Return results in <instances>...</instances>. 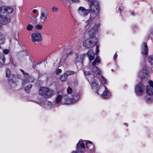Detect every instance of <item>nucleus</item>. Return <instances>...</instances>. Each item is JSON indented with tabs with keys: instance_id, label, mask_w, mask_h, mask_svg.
<instances>
[{
	"instance_id": "obj_1",
	"label": "nucleus",
	"mask_w": 153,
	"mask_h": 153,
	"mask_svg": "<svg viewBox=\"0 0 153 153\" xmlns=\"http://www.w3.org/2000/svg\"><path fill=\"white\" fill-rule=\"evenodd\" d=\"M94 0H88L91 3V4L89 5L90 10V21L92 19L98 16L100 10L99 3L95 1V4H94Z\"/></svg>"
},
{
	"instance_id": "obj_2",
	"label": "nucleus",
	"mask_w": 153,
	"mask_h": 153,
	"mask_svg": "<svg viewBox=\"0 0 153 153\" xmlns=\"http://www.w3.org/2000/svg\"><path fill=\"white\" fill-rule=\"evenodd\" d=\"M93 18L90 21V18L87 21L84 22V26L85 28L88 25L90 24L89 27L90 29L88 31V34L90 36H94L98 32V25L95 23H93Z\"/></svg>"
},
{
	"instance_id": "obj_3",
	"label": "nucleus",
	"mask_w": 153,
	"mask_h": 153,
	"mask_svg": "<svg viewBox=\"0 0 153 153\" xmlns=\"http://www.w3.org/2000/svg\"><path fill=\"white\" fill-rule=\"evenodd\" d=\"M91 82V87L94 89H98L101 83H106V80L105 78L102 75L99 76L97 77V79H94L92 81L88 80Z\"/></svg>"
},
{
	"instance_id": "obj_4",
	"label": "nucleus",
	"mask_w": 153,
	"mask_h": 153,
	"mask_svg": "<svg viewBox=\"0 0 153 153\" xmlns=\"http://www.w3.org/2000/svg\"><path fill=\"white\" fill-rule=\"evenodd\" d=\"M100 62V60L98 56L92 62L89 63L90 68L93 73L96 74H100L101 73V70L96 66L97 63H99Z\"/></svg>"
},
{
	"instance_id": "obj_5",
	"label": "nucleus",
	"mask_w": 153,
	"mask_h": 153,
	"mask_svg": "<svg viewBox=\"0 0 153 153\" xmlns=\"http://www.w3.org/2000/svg\"><path fill=\"white\" fill-rule=\"evenodd\" d=\"M145 89V86L142 83H139L135 86V93L137 96L143 95Z\"/></svg>"
},
{
	"instance_id": "obj_6",
	"label": "nucleus",
	"mask_w": 153,
	"mask_h": 153,
	"mask_svg": "<svg viewBox=\"0 0 153 153\" xmlns=\"http://www.w3.org/2000/svg\"><path fill=\"white\" fill-rule=\"evenodd\" d=\"M20 70L22 73L25 76H26L23 80V82L22 83V84L25 85L28 83H32L33 82L34 79L32 77L29 76V74L25 72L23 70L20 69Z\"/></svg>"
},
{
	"instance_id": "obj_7",
	"label": "nucleus",
	"mask_w": 153,
	"mask_h": 153,
	"mask_svg": "<svg viewBox=\"0 0 153 153\" xmlns=\"http://www.w3.org/2000/svg\"><path fill=\"white\" fill-rule=\"evenodd\" d=\"M149 85L146 86V91L147 94L149 95H153V82L149 80L148 82Z\"/></svg>"
},
{
	"instance_id": "obj_8",
	"label": "nucleus",
	"mask_w": 153,
	"mask_h": 153,
	"mask_svg": "<svg viewBox=\"0 0 153 153\" xmlns=\"http://www.w3.org/2000/svg\"><path fill=\"white\" fill-rule=\"evenodd\" d=\"M78 13L81 16H86L90 12V9L87 10L82 7H79L78 10Z\"/></svg>"
},
{
	"instance_id": "obj_9",
	"label": "nucleus",
	"mask_w": 153,
	"mask_h": 153,
	"mask_svg": "<svg viewBox=\"0 0 153 153\" xmlns=\"http://www.w3.org/2000/svg\"><path fill=\"white\" fill-rule=\"evenodd\" d=\"M82 141V140H79L77 144V149H80L81 152H86L88 151V150L86 149L84 144L83 143H81Z\"/></svg>"
},
{
	"instance_id": "obj_10",
	"label": "nucleus",
	"mask_w": 153,
	"mask_h": 153,
	"mask_svg": "<svg viewBox=\"0 0 153 153\" xmlns=\"http://www.w3.org/2000/svg\"><path fill=\"white\" fill-rule=\"evenodd\" d=\"M32 41L34 42H39L42 39V35L40 33H33L31 35Z\"/></svg>"
},
{
	"instance_id": "obj_11",
	"label": "nucleus",
	"mask_w": 153,
	"mask_h": 153,
	"mask_svg": "<svg viewBox=\"0 0 153 153\" xmlns=\"http://www.w3.org/2000/svg\"><path fill=\"white\" fill-rule=\"evenodd\" d=\"M91 39L85 40L83 42V46L87 48H88L94 45L96 41H94L93 42H91Z\"/></svg>"
},
{
	"instance_id": "obj_12",
	"label": "nucleus",
	"mask_w": 153,
	"mask_h": 153,
	"mask_svg": "<svg viewBox=\"0 0 153 153\" xmlns=\"http://www.w3.org/2000/svg\"><path fill=\"white\" fill-rule=\"evenodd\" d=\"M48 16V13L46 11L42 10L39 16L40 21L43 22L45 21L47 18Z\"/></svg>"
},
{
	"instance_id": "obj_13",
	"label": "nucleus",
	"mask_w": 153,
	"mask_h": 153,
	"mask_svg": "<svg viewBox=\"0 0 153 153\" xmlns=\"http://www.w3.org/2000/svg\"><path fill=\"white\" fill-rule=\"evenodd\" d=\"M74 101L71 100L70 98L68 96H65L64 99V102H63L64 104H72L76 102L78 100L75 99H73Z\"/></svg>"
},
{
	"instance_id": "obj_14",
	"label": "nucleus",
	"mask_w": 153,
	"mask_h": 153,
	"mask_svg": "<svg viewBox=\"0 0 153 153\" xmlns=\"http://www.w3.org/2000/svg\"><path fill=\"white\" fill-rule=\"evenodd\" d=\"M86 148L87 150H90V152H94V146L92 142L89 141H88L86 143Z\"/></svg>"
},
{
	"instance_id": "obj_15",
	"label": "nucleus",
	"mask_w": 153,
	"mask_h": 153,
	"mask_svg": "<svg viewBox=\"0 0 153 153\" xmlns=\"http://www.w3.org/2000/svg\"><path fill=\"white\" fill-rule=\"evenodd\" d=\"M142 54L147 55L148 54V49L147 44L146 43H143L142 46Z\"/></svg>"
},
{
	"instance_id": "obj_16",
	"label": "nucleus",
	"mask_w": 153,
	"mask_h": 153,
	"mask_svg": "<svg viewBox=\"0 0 153 153\" xmlns=\"http://www.w3.org/2000/svg\"><path fill=\"white\" fill-rule=\"evenodd\" d=\"M10 22V19L7 16H0V23L3 24H6Z\"/></svg>"
},
{
	"instance_id": "obj_17",
	"label": "nucleus",
	"mask_w": 153,
	"mask_h": 153,
	"mask_svg": "<svg viewBox=\"0 0 153 153\" xmlns=\"http://www.w3.org/2000/svg\"><path fill=\"white\" fill-rule=\"evenodd\" d=\"M104 88L105 91L103 93L101 94V96L104 98H107L110 97V94L107 88L105 86H104Z\"/></svg>"
},
{
	"instance_id": "obj_18",
	"label": "nucleus",
	"mask_w": 153,
	"mask_h": 153,
	"mask_svg": "<svg viewBox=\"0 0 153 153\" xmlns=\"http://www.w3.org/2000/svg\"><path fill=\"white\" fill-rule=\"evenodd\" d=\"M48 88L45 87H41L40 88L39 93L40 95L43 96L45 97Z\"/></svg>"
},
{
	"instance_id": "obj_19",
	"label": "nucleus",
	"mask_w": 153,
	"mask_h": 153,
	"mask_svg": "<svg viewBox=\"0 0 153 153\" xmlns=\"http://www.w3.org/2000/svg\"><path fill=\"white\" fill-rule=\"evenodd\" d=\"M87 55L90 63L94 59L95 54L93 53L92 50H90L87 52Z\"/></svg>"
},
{
	"instance_id": "obj_20",
	"label": "nucleus",
	"mask_w": 153,
	"mask_h": 153,
	"mask_svg": "<svg viewBox=\"0 0 153 153\" xmlns=\"http://www.w3.org/2000/svg\"><path fill=\"white\" fill-rule=\"evenodd\" d=\"M54 94V91L51 89L48 88V90L47 91L46 94L45 96V97L50 98Z\"/></svg>"
},
{
	"instance_id": "obj_21",
	"label": "nucleus",
	"mask_w": 153,
	"mask_h": 153,
	"mask_svg": "<svg viewBox=\"0 0 153 153\" xmlns=\"http://www.w3.org/2000/svg\"><path fill=\"white\" fill-rule=\"evenodd\" d=\"M5 58L4 55L2 53H0V66H1L4 65L5 61Z\"/></svg>"
},
{
	"instance_id": "obj_22",
	"label": "nucleus",
	"mask_w": 153,
	"mask_h": 153,
	"mask_svg": "<svg viewBox=\"0 0 153 153\" xmlns=\"http://www.w3.org/2000/svg\"><path fill=\"white\" fill-rule=\"evenodd\" d=\"M148 72L146 70H142L138 73V75L139 77L143 78L145 75H148Z\"/></svg>"
},
{
	"instance_id": "obj_23",
	"label": "nucleus",
	"mask_w": 153,
	"mask_h": 153,
	"mask_svg": "<svg viewBox=\"0 0 153 153\" xmlns=\"http://www.w3.org/2000/svg\"><path fill=\"white\" fill-rule=\"evenodd\" d=\"M63 98V96L60 94H58L55 98V102L56 104H59Z\"/></svg>"
},
{
	"instance_id": "obj_24",
	"label": "nucleus",
	"mask_w": 153,
	"mask_h": 153,
	"mask_svg": "<svg viewBox=\"0 0 153 153\" xmlns=\"http://www.w3.org/2000/svg\"><path fill=\"white\" fill-rule=\"evenodd\" d=\"M52 104L49 101H46L45 102L44 107L46 109H49L52 107Z\"/></svg>"
},
{
	"instance_id": "obj_25",
	"label": "nucleus",
	"mask_w": 153,
	"mask_h": 153,
	"mask_svg": "<svg viewBox=\"0 0 153 153\" xmlns=\"http://www.w3.org/2000/svg\"><path fill=\"white\" fill-rule=\"evenodd\" d=\"M84 58V55L83 54L80 55L78 56L76 58V60L80 63L82 64L83 60Z\"/></svg>"
},
{
	"instance_id": "obj_26",
	"label": "nucleus",
	"mask_w": 153,
	"mask_h": 153,
	"mask_svg": "<svg viewBox=\"0 0 153 153\" xmlns=\"http://www.w3.org/2000/svg\"><path fill=\"white\" fill-rule=\"evenodd\" d=\"M6 7L2 6L0 7V16H3L2 14L6 13Z\"/></svg>"
},
{
	"instance_id": "obj_27",
	"label": "nucleus",
	"mask_w": 153,
	"mask_h": 153,
	"mask_svg": "<svg viewBox=\"0 0 153 153\" xmlns=\"http://www.w3.org/2000/svg\"><path fill=\"white\" fill-rule=\"evenodd\" d=\"M6 13H10L13 11V8L10 7H6Z\"/></svg>"
},
{
	"instance_id": "obj_28",
	"label": "nucleus",
	"mask_w": 153,
	"mask_h": 153,
	"mask_svg": "<svg viewBox=\"0 0 153 153\" xmlns=\"http://www.w3.org/2000/svg\"><path fill=\"white\" fill-rule=\"evenodd\" d=\"M9 83L12 87L13 88L16 86V83L12 79L10 80L9 81Z\"/></svg>"
},
{
	"instance_id": "obj_29",
	"label": "nucleus",
	"mask_w": 153,
	"mask_h": 153,
	"mask_svg": "<svg viewBox=\"0 0 153 153\" xmlns=\"http://www.w3.org/2000/svg\"><path fill=\"white\" fill-rule=\"evenodd\" d=\"M32 86L31 84H28L25 88V91L27 92H28L30 91V90Z\"/></svg>"
},
{
	"instance_id": "obj_30",
	"label": "nucleus",
	"mask_w": 153,
	"mask_h": 153,
	"mask_svg": "<svg viewBox=\"0 0 153 153\" xmlns=\"http://www.w3.org/2000/svg\"><path fill=\"white\" fill-rule=\"evenodd\" d=\"M91 37L89 38V39H91V42H93L94 41H96V42L95 43V45L96 44L98 41V39L94 36H91Z\"/></svg>"
},
{
	"instance_id": "obj_31",
	"label": "nucleus",
	"mask_w": 153,
	"mask_h": 153,
	"mask_svg": "<svg viewBox=\"0 0 153 153\" xmlns=\"http://www.w3.org/2000/svg\"><path fill=\"white\" fill-rule=\"evenodd\" d=\"M60 79L62 82H65L67 79V76L65 74H64L62 75L60 77Z\"/></svg>"
},
{
	"instance_id": "obj_32",
	"label": "nucleus",
	"mask_w": 153,
	"mask_h": 153,
	"mask_svg": "<svg viewBox=\"0 0 153 153\" xmlns=\"http://www.w3.org/2000/svg\"><path fill=\"white\" fill-rule=\"evenodd\" d=\"M42 25L40 24H37L35 27L36 29L37 30H41L42 29Z\"/></svg>"
},
{
	"instance_id": "obj_33",
	"label": "nucleus",
	"mask_w": 153,
	"mask_h": 153,
	"mask_svg": "<svg viewBox=\"0 0 153 153\" xmlns=\"http://www.w3.org/2000/svg\"><path fill=\"white\" fill-rule=\"evenodd\" d=\"M11 71L9 68H7L6 70V76L9 77L10 76Z\"/></svg>"
},
{
	"instance_id": "obj_34",
	"label": "nucleus",
	"mask_w": 153,
	"mask_h": 153,
	"mask_svg": "<svg viewBox=\"0 0 153 153\" xmlns=\"http://www.w3.org/2000/svg\"><path fill=\"white\" fill-rule=\"evenodd\" d=\"M75 74V72L73 71H66L65 74L67 76L71 75H73Z\"/></svg>"
},
{
	"instance_id": "obj_35",
	"label": "nucleus",
	"mask_w": 153,
	"mask_h": 153,
	"mask_svg": "<svg viewBox=\"0 0 153 153\" xmlns=\"http://www.w3.org/2000/svg\"><path fill=\"white\" fill-rule=\"evenodd\" d=\"M148 60L151 65H152L153 63L152 61H153V56H149L148 57Z\"/></svg>"
},
{
	"instance_id": "obj_36",
	"label": "nucleus",
	"mask_w": 153,
	"mask_h": 153,
	"mask_svg": "<svg viewBox=\"0 0 153 153\" xmlns=\"http://www.w3.org/2000/svg\"><path fill=\"white\" fill-rule=\"evenodd\" d=\"M123 7L118 5L116 9H117V10H119L120 12H121L123 10Z\"/></svg>"
},
{
	"instance_id": "obj_37",
	"label": "nucleus",
	"mask_w": 153,
	"mask_h": 153,
	"mask_svg": "<svg viewBox=\"0 0 153 153\" xmlns=\"http://www.w3.org/2000/svg\"><path fill=\"white\" fill-rule=\"evenodd\" d=\"M33 26L30 24H29L27 27V29L28 31H31L33 28Z\"/></svg>"
},
{
	"instance_id": "obj_38",
	"label": "nucleus",
	"mask_w": 153,
	"mask_h": 153,
	"mask_svg": "<svg viewBox=\"0 0 153 153\" xmlns=\"http://www.w3.org/2000/svg\"><path fill=\"white\" fill-rule=\"evenodd\" d=\"M3 53L4 54H7L10 52V50L7 49H5L3 50Z\"/></svg>"
},
{
	"instance_id": "obj_39",
	"label": "nucleus",
	"mask_w": 153,
	"mask_h": 153,
	"mask_svg": "<svg viewBox=\"0 0 153 153\" xmlns=\"http://www.w3.org/2000/svg\"><path fill=\"white\" fill-rule=\"evenodd\" d=\"M84 73L85 75H89L91 74V72L90 71H84Z\"/></svg>"
},
{
	"instance_id": "obj_40",
	"label": "nucleus",
	"mask_w": 153,
	"mask_h": 153,
	"mask_svg": "<svg viewBox=\"0 0 153 153\" xmlns=\"http://www.w3.org/2000/svg\"><path fill=\"white\" fill-rule=\"evenodd\" d=\"M58 9L57 8L53 7L52 8V11L53 12H56L57 11Z\"/></svg>"
},
{
	"instance_id": "obj_41",
	"label": "nucleus",
	"mask_w": 153,
	"mask_h": 153,
	"mask_svg": "<svg viewBox=\"0 0 153 153\" xmlns=\"http://www.w3.org/2000/svg\"><path fill=\"white\" fill-rule=\"evenodd\" d=\"M72 91V89L70 87H68L67 89V92L68 93L70 94Z\"/></svg>"
},
{
	"instance_id": "obj_42",
	"label": "nucleus",
	"mask_w": 153,
	"mask_h": 153,
	"mask_svg": "<svg viewBox=\"0 0 153 153\" xmlns=\"http://www.w3.org/2000/svg\"><path fill=\"white\" fill-rule=\"evenodd\" d=\"M99 52V46L98 45H97L96 46V54H97Z\"/></svg>"
},
{
	"instance_id": "obj_43",
	"label": "nucleus",
	"mask_w": 153,
	"mask_h": 153,
	"mask_svg": "<svg viewBox=\"0 0 153 153\" xmlns=\"http://www.w3.org/2000/svg\"><path fill=\"white\" fill-rule=\"evenodd\" d=\"M61 72V70L60 69H58L56 71V74H59Z\"/></svg>"
},
{
	"instance_id": "obj_44",
	"label": "nucleus",
	"mask_w": 153,
	"mask_h": 153,
	"mask_svg": "<svg viewBox=\"0 0 153 153\" xmlns=\"http://www.w3.org/2000/svg\"><path fill=\"white\" fill-rule=\"evenodd\" d=\"M117 53H115L114 56V58L115 59H116V58H117Z\"/></svg>"
},
{
	"instance_id": "obj_45",
	"label": "nucleus",
	"mask_w": 153,
	"mask_h": 153,
	"mask_svg": "<svg viewBox=\"0 0 153 153\" xmlns=\"http://www.w3.org/2000/svg\"><path fill=\"white\" fill-rule=\"evenodd\" d=\"M72 1L74 2H78L79 0H72Z\"/></svg>"
},
{
	"instance_id": "obj_46",
	"label": "nucleus",
	"mask_w": 153,
	"mask_h": 153,
	"mask_svg": "<svg viewBox=\"0 0 153 153\" xmlns=\"http://www.w3.org/2000/svg\"><path fill=\"white\" fill-rule=\"evenodd\" d=\"M33 12L34 13H36L37 12V10L36 9H34L33 10Z\"/></svg>"
},
{
	"instance_id": "obj_47",
	"label": "nucleus",
	"mask_w": 153,
	"mask_h": 153,
	"mask_svg": "<svg viewBox=\"0 0 153 153\" xmlns=\"http://www.w3.org/2000/svg\"><path fill=\"white\" fill-rule=\"evenodd\" d=\"M73 99H74V98H70V100H72V101H74V100H73Z\"/></svg>"
}]
</instances>
